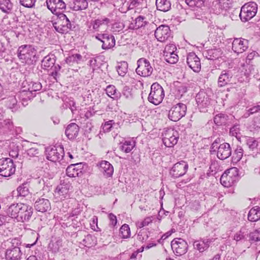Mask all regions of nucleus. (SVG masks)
<instances>
[{
	"mask_svg": "<svg viewBox=\"0 0 260 260\" xmlns=\"http://www.w3.org/2000/svg\"><path fill=\"white\" fill-rule=\"evenodd\" d=\"M28 90H30L32 93H35L36 91L41 90L42 87V84L39 82H31L30 84H28Z\"/></svg>",
	"mask_w": 260,
	"mask_h": 260,
	"instance_id": "5fc2aeb1",
	"label": "nucleus"
},
{
	"mask_svg": "<svg viewBox=\"0 0 260 260\" xmlns=\"http://www.w3.org/2000/svg\"><path fill=\"white\" fill-rule=\"evenodd\" d=\"M100 59V57L99 56H96L95 57H92L89 60V65L93 70H94L96 68L99 67Z\"/></svg>",
	"mask_w": 260,
	"mask_h": 260,
	"instance_id": "e2e57ef3",
	"label": "nucleus"
},
{
	"mask_svg": "<svg viewBox=\"0 0 260 260\" xmlns=\"http://www.w3.org/2000/svg\"><path fill=\"white\" fill-rule=\"evenodd\" d=\"M107 95L114 100H118L121 96L120 92L117 90L116 87L112 85H108L106 89Z\"/></svg>",
	"mask_w": 260,
	"mask_h": 260,
	"instance_id": "58836bf2",
	"label": "nucleus"
},
{
	"mask_svg": "<svg viewBox=\"0 0 260 260\" xmlns=\"http://www.w3.org/2000/svg\"><path fill=\"white\" fill-rule=\"evenodd\" d=\"M232 77L233 74L231 71L223 70L218 78V86L223 87L227 85L231 82Z\"/></svg>",
	"mask_w": 260,
	"mask_h": 260,
	"instance_id": "a878e982",
	"label": "nucleus"
},
{
	"mask_svg": "<svg viewBox=\"0 0 260 260\" xmlns=\"http://www.w3.org/2000/svg\"><path fill=\"white\" fill-rule=\"evenodd\" d=\"M55 62V56L53 54L46 56L42 61V66L44 69L52 68Z\"/></svg>",
	"mask_w": 260,
	"mask_h": 260,
	"instance_id": "e433bc0d",
	"label": "nucleus"
},
{
	"mask_svg": "<svg viewBox=\"0 0 260 260\" xmlns=\"http://www.w3.org/2000/svg\"><path fill=\"white\" fill-rule=\"evenodd\" d=\"M186 106L182 103H178L173 106L169 110V118L173 121H177L186 114Z\"/></svg>",
	"mask_w": 260,
	"mask_h": 260,
	"instance_id": "9d476101",
	"label": "nucleus"
},
{
	"mask_svg": "<svg viewBox=\"0 0 260 260\" xmlns=\"http://www.w3.org/2000/svg\"><path fill=\"white\" fill-rule=\"evenodd\" d=\"M246 144L248 147L252 151L257 149L258 142L253 138H248L246 140Z\"/></svg>",
	"mask_w": 260,
	"mask_h": 260,
	"instance_id": "864d4df0",
	"label": "nucleus"
},
{
	"mask_svg": "<svg viewBox=\"0 0 260 260\" xmlns=\"http://www.w3.org/2000/svg\"><path fill=\"white\" fill-rule=\"evenodd\" d=\"M240 126L235 125L230 128V133L232 136L236 137L237 139L239 140L240 139Z\"/></svg>",
	"mask_w": 260,
	"mask_h": 260,
	"instance_id": "bf43d9fd",
	"label": "nucleus"
},
{
	"mask_svg": "<svg viewBox=\"0 0 260 260\" xmlns=\"http://www.w3.org/2000/svg\"><path fill=\"white\" fill-rule=\"evenodd\" d=\"M165 60L170 63H175L178 60V56L176 53L164 54Z\"/></svg>",
	"mask_w": 260,
	"mask_h": 260,
	"instance_id": "8fccbe9b",
	"label": "nucleus"
},
{
	"mask_svg": "<svg viewBox=\"0 0 260 260\" xmlns=\"http://www.w3.org/2000/svg\"><path fill=\"white\" fill-rule=\"evenodd\" d=\"M229 8V4L225 0H216L213 3L212 10L214 13L219 14Z\"/></svg>",
	"mask_w": 260,
	"mask_h": 260,
	"instance_id": "393cba45",
	"label": "nucleus"
},
{
	"mask_svg": "<svg viewBox=\"0 0 260 260\" xmlns=\"http://www.w3.org/2000/svg\"><path fill=\"white\" fill-rule=\"evenodd\" d=\"M188 168L187 163L185 161L181 160L173 166L170 170V175L174 178L181 177L186 173Z\"/></svg>",
	"mask_w": 260,
	"mask_h": 260,
	"instance_id": "2eb2a0df",
	"label": "nucleus"
},
{
	"mask_svg": "<svg viewBox=\"0 0 260 260\" xmlns=\"http://www.w3.org/2000/svg\"><path fill=\"white\" fill-rule=\"evenodd\" d=\"M96 239L95 236L91 235H87L82 240V243L85 246L91 247L96 244Z\"/></svg>",
	"mask_w": 260,
	"mask_h": 260,
	"instance_id": "79ce46f5",
	"label": "nucleus"
},
{
	"mask_svg": "<svg viewBox=\"0 0 260 260\" xmlns=\"http://www.w3.org/2000/svg\"><path fill=\"white\" fill-rule=\"evenodd\" d=\"M102 47L103 49L107 50L114 47L115 45V40L113 35L108 34H104L101 35Z\"/></svg>",
	"mask_w": 260,
	"mask_h": 260,
	"instance_id": "b1692460",
	"label": "nucleus"
},
{
	"mask_svg": "<svg viewBox=\"0 0 260 260\" xmlns=\"http://www.w3.org/2000/svg\"><path fill=\"white\" fill-rule=\"evenodd\" d=\"M196 100L199 108L202 112H205V109L210 105V96L205 91H200L196 95Z\"/></svg>",
	"mask_w": 260,
	"mask_h": 260,
	"instance_id": "dca6fc26",
	"label": "nucleus"
},
{
	"mask_svg": "<svg viewBox=\"0 0 260 260\" xmlns=\"http://www.w3.org/2000/svg\"><path fill=\"white\" fill-rule=\"evenodd\" d=\"M257 11V5L251 2L244 5L241 9L239 14L240 18L242 21L247 22L252 18L256 15Z\"/></svg>",
	"mask_w": 260,
	"mask_h": 260,
	"instance_id": "20e7f679",
	"label": "nucleus"
},
{
	"mask_svg": "<svg viewBox=\"0 0 260 260\" xmlns=\"http://www.w3.org/2000/svg\"><path fill=\"white\" fill-rule=\"evenodd\" d=\"M120 149L125 153L130 152L135 147L136 142L132 139L124 140L120 144Z\"/></svg>",
	"mask_w": 260,
	"mask_h": 260,
	"instance_id": "473e14b6",
	"label": "nucleus"
},
{
	"mask_svg": "<svg viewBox=\"0 0 260 260\" xmlns=\"http://www.w3.org/2000/svg\"><path fill=\"white\" fill-rule=\"evenodd\" d=\"M145 18L142 16H139L135 19V29H138L139 28L142 27L147 24V22L144 20Z\"/></svg>",
	"mask_w": 260,
	"mask_h": 260,
	"instance_id": "6e6d98bb",
	"label": "nucleus"
},
{
	"mask_svg": "<svg viewBox=\"0 0 260 260\" xmlns=\"http://www.w3.org/2000/svg\"><path fill=\"white\" fill-rule=\"evenodd\" d=\"M35 95L36 93L31 92L28 89L22 90L17 93V96L23 106L27 105V101L32 99Z\"/></svg>",
	"mask_w": 260,
	"mask_h": 260,
	"instance_id": "bb28decb",
	"label": "nucleus"
},
{
	"mask_svg": "<svg viewBox=\"0 0 260 260\" xmlns=\"http://www.w3.org/2000/svg\"><path fill=\"white\" fill-rule=\"evenodd\" d=\"M33 209L28 205L23 204L21 210L17 218L19 222H24L29 220L32 214Z\"/></svg>",
	"mask_w": 260,
	"mask_h": 260,
	"instance_id": "412c9836",
	"label": "nucleus"
},
{
	"mask_svg": "<svg viewBox=\"0 0 260 260\" xmlns=\"http://www.w3.org/2000/svg\"><path fill=\"white\" fill-rule=\"evenodd\" d=\"M260 219V207L255 206L251 208L248 214V219L251 222H255Z\"/></svg>",
	"mask_w": 260,
	"mask_h": 260,
	"instance_id": "c9c22d12",
	"label": "nucleus"
},
{
	"mask_svg": "<svg viewBox=\"0 0 260 260\" xmlns=\"http://www.w3.org/2000/svg\"><path fill=\"white\" fill-rule=\"evenodd\" d=\"M171 247L174 253L177 256L184 254L187 250V243L183 239H174L171 242Z\"/></svg>",
	"mask_w": 260,
	"mask_h": 260,
	"instance_id": "ddd939ff",
	"label": "nucleus"
},
{
	"mask_svg": "<svg viewBox=\"0 0 260 260\" xmlns=\"http://www.w3.org/2000/svg\"><path fill=\"white\" fill-rule=\"evenodd\" d=\"M79 164H72L69 166L66 169V174L70 177H76L79 176L81 174V169L78 166Z\"/></svg>",
	"mask_w": 260,
	"mask_h": 260,
	"instance_id": "f704fd0d",
	"label": "nucleus"
},
{
	"mask_svg": "<svg viewBox=\"0 0 260 260\" xmlns=\"http://www.w3.org/2000/svg\"><path fill=\"white\" fill-rule=\"evenodd\" d=\"M62 241L61 239L58 238L55 242L52 241L49 245V248L53 253L59 251L60 247H62Z\"/></svg>",
	"mask_w": 260,
	"mask_h": 260,
	"instance_id": "a18cd8bd",
	"label": "nucleus"
},
{
	"mask_svg": "<svg viewBox=\"0 0 260 260\" xmlns=\"http://www.w3.org/2000/svg\"><path fill=\"white\" fill-rule=\"evenodd\" d=\"M28 184L26 183H23L20 185L17 189L18 192V196L25 197L29 193Z\"/></svg>",
	"mask_w": 260,
	"mask_h": 260,
	"instance_id": "de8ad7c7",
	"label": "nucleus"
},
{
	"mask_svg": "<svg viewBox=\"0 0 260 260\" xmlns=\"http://www.w3.org/2000/svg\"><path fill=\"white\" fill-rule=\"evenodd\" d=\"M137 73L143 77L150 76L153 72V68L149 61L146 58H141L137 61Z\"/></svg>",
	"mask_w": 260,
	"mask_h": 260,
	"instance_id": "f8f14e48",
	"label": "nucleus"
},
{
	"mask_svg": "<svg viewBox=\"0 0 260 260\" xmlns=\"http://www.w3.org/2000/svg\"><path fill=\"white\" fill-rule=\"evenodd\" d=\"M157 9L160 11L167 12L170 10L171 4L168 0H156Z\"/></svg>",
	"mask_w": 260,
	"mask_h": 260,
	"instance_id": "4c0bfd02",
	"label": "nucleus"
},
{
	"mask_svg": "<svg viewBox=\"0 0 260 260\" xmlns=\"http://www.w3.org/2000/svg\"><path fill=\"white\" fill-rule=\"evenodd\" d=\"M248 48V41L242 38H235L232 42V50L239 54L245 51Z\"/></svg>",
	"mask_w": 260,
	"mask_h": 260,
	"instance_id": "a211bd4d",
	"label": "nucleus"
},
{
	"mask_svg": "<svg viewBox=\"0 0 260 260\" xmlns=\"http://www.w3.org/2000/svg\"><path fill=\"white\" fill-rule=\"evenodd\" d=\"M128 64L126 61L119 62L117 67V71L118 74L123 77L127 72Z\"/></svg>",
	"mask_w": 260,
	"mask_h": 260,
	"instance_id": "49530a36",
	"label": "nucleus"
},
{
	"mask_svg": "<svg viewBox=\"0 0 260 260\" xmlns=\"http://www.w3.org/2000/svg\"><path fill=\"white\" fill-rule=\"evenodd\" d=\"M82 59V56L80 54H73L66 59L67 62H76L79 63Z\"/></svg>",
	"mask_w": 260,
	"mask_h": 260,
	"instance_id": "13d9d810",
	"label": "nucleus"
},
{
	"mask_svg": "<svg viewBox=\"0 0 260 260\" xmlns=\"http://www.w3.org/2000/svg\"><path fill=\"white\" fill-rule=\"evenodd\" d=\"M39 153V150L36 147H31L27 150V155L30 157L37 156Z\"/></svg>",
	"mask_w": 260,
	"mask_h": 260,
	"instance_id": "338daca9",
	"label": "nucleus"
},
{
	"mask_svg": "<svg viewBox=\"0 0 260 260\" xmlns=\"http://www.w3.org/2000/svg\"><path fill=\"white\" fill-rule=\"evenodd\" d=\"M187 63L189 67L195 72H199L201 70V62L200 58L193 52L188 54Z\"/></svg>",
	"mask_w": 260,
	"mask_h": 260,
	"instance_id": "6ab92c4d",
	"label": "nucleus"
},
{
	"mask_svg": "<svg viewBox=\"0 0 260 260\" xmlns=\"http://www.w3.org/2000/svg\"><path fill=\"white\" fill-rule=\"evenodd\" d=\"M23 203H17L11 204L7 209L8 215L13 218L17 219L21 210Z\"/></svg>",
	"mask_w": 260,
	"mask_h": 260,
	"instance_id": "c85d7f7f",
	"label": "nucleus"
},
{
	"mask_svg": "<svg viewBox=\"0 0 260 260\" xmlns=\"http://www.w3.org/2000/svg\"><path fill=\"white\" fill-rule=\"evenodd\" d=\"M12 8L13 4L10 0H0V9L3 12L8 13Z\"/></svg>",
	"mask_w": 260,
	"mask_h": 260,
	"instance_id": "c03bdc74",
	"label": "nucleus"
},
{
	"mask_svg": "<svg viewBox=\"0 0 260 260\" xmlns=\"http://www.w3.org/2000/svg\"><path fill=\"white\" fill-rule=\"evenodd\" d=\"M179 135L178 132L173 128L165 129L162 133V142L168 147H173L178 141Z\"/></svg>",
	"mask_w": 260,
	"mask_h": 260,
	"instance_id": "0eeeda50",
	"label": "nucleus"
},
{
	"mask_svg": "<svg viewBox=\"0 0 260 260\" xmlns=\"http://www.w3.org/2000/svg\"><path fill=\"white\" fill-rule=\"evenodd\" d=\"M72 188L69 183H62L57 186L55 191V196L62 200L69 195V192Z\"/></svg>",
	"mask_w": 260,
	"mask_h": 260,
	"instance_id": "aec40b11",
	"label": "nucleus"
},
{
	"mask_svg": "<svg viewBox=\"0 0 260 260\" xmlns=\"http://www.w3.org/2000/svg\"><path fill=\"white\" fill-rule=\"evenodd\" d=\"M209 241L207 240L196 241L193 243V246L195 249L198 250L200 252H203L209 247Z\"/></svg>",
	"mask_w": 260,
	"mask_h": 260,
	"instance_id": "37998d69",
	"label": "nucleus"
},
{
	"mask_svg": "<svg viewBox=\"0 0 260 260\" xmlns=\"http://www.w3.org/2000/svg\"><path fill=\"white\" fill-rule=\"evenodd\" d=\"M100 169L101 172L106 177L112 176L113 174L114 169L111 164L107 161H102L100 164Z\"/></svg>",
	"mask_w": 260,
	"mask_h": 260,
	"instance_id": "7c9ffc66",
	"label": "nucleus"
},
{
	"mask_svg": "<svg viewBox=\"0 0 260 260\" xmlns=\"http://www.w3.org/2000/svg\"><path fill=\"white\" fill-rule=\"evenodd\" d=\"M237 168H233L227 170L221 176L220 181L221 184L226 187L232 186L237 179Z\"/></svg>",
	"mask_w": 260,
	"mask_h": 260,
	"instance_id": "9b49d317",
	"label": "nucleus"
},
{
	"mask_svg": "<svg viewBox=\"0 0 260 260\" xmlns=\"http://www.w3.org/2000/svg\"><path fill=\"white\" fill-rule=\"evenodd\" d=\"M165 96L162 87L157 83L152 84L150 92L148 97V101L155 105L159 104Z\"/></svg>",
	"mask_w": 260,
	"mask_h": 260,
	"instance_id": "39448f33",
	"label": "nucleus"
},
{
	"mask_svg": "<svg viewBox=\"0 0 260 260\" xmlns=\"http://www.w3.org/2000/svg\"><path fill=\"white\" fill-rule=\"evenodd\" d=\"M120 233L122 238H127L130 237L131 231L128 225L124 224L120 229Z\"/></svg>",
	"mask_w": 260,
	"mask_h": 260,
	"instance_id": "3c124183",
	"label": "nucleus"
},
{
	"mask_svg": "<svg viewBox=\"0 0 260 260\" xmlns=\"http://www.w3.org/2000/svg\"><path fill=\"white\" fill-rule=\"evenodd\" d=\"M155 37L159 42H165L171 36V30L168 25H161L155 31Z\"/></svg>",
	"mask_w": 260,
	"mask_h": 260,
	"instance_id": "f3484780",
	"label": "nucleus"
},
{
	"mask_svg": "<svg viewBox=\"0 0 260 260\" xmlns=\"http://www.w3.org/2000/svg\"><path fill=\"white\" fill-rule=\"evenodd\" d=\"M0 128L6 133H9L10 134H14V126L11 118H7L3 121H0Z\"/></svg>",
	"mask_w": 260,
	"mask_h": 260,
	"instance_id": "c756f323",
	"label": "nucleus"
},
{
	"mask_svg": "<svg viewBox=\"0 0 260 260\" xmlns=\"http://www.w3.org/2000/svg\"><path fill=\"white\" fill-rule=\"evenodd\" d=\"M79 131L78 125L75 123H72L67 127L65 133L70 140H73L78 136Z\"/></svg>",
	"mask_w": 260,
	"mask_h": 260,
	"instance_id": "cd10ccee",
	"label": "nucleus"
},
{
	"mask_svg": "<svg viewBox=\"0 0 260 260\" xmlns=\"http://www.w3.org/2000/svg\"><path fill=\"white\" fill-rule=\"evenodd\" d=\"M176 49H177L175 45L173 44H169L166 46L164 51V54L175 53Z\"/></svg>",
	"mask_w": 260,
	"mask_h": 260,
	"instance_id": "0e129e2a",
	"label": "nucleus"
},
{
	"mask_svg": "<svg viewBox=\"0 0 260 260\" xmlns=\"http://www.w3.org/2000/svg\"><path fill=\"white\" fill-rule=\"evenodd\" d=\"M99 0H73V9L74 11L85 10L88 8V1L96 2Z\"/></svg>",
	"mask_w": 260,
	"mask_h": 260,
	"instance_id": "72a5a7b5",
	"label": "nucleus"
},
{
	"mask_svg": "<svg viewBox=\"0 0 260 260\" xmlns=\"http://www.w3.org/2000/svg\"><path fill=\"white\" fill-rule=\"evenodd\" d=\"M260 112V105L254 106L249 108L247 111L244 114V116L245 118L249 117L250 115Z\"/></svg>",
	"mask_w": 260,
	"mask_h": 260,
	"instance_id": "4d7b16f0",
	"label": "nucleus"
},
{
	"mask_svg": "<svg viewBox=\"0 0 260 260\" xmlns=\"http://www.w3.org/2000/svg\"><path fill=\"white\" fill-rule=\"evenodd\" d=\"M228 116L223 113L217 114L214 118V121L217 125H222L226 123Z\"/></svg>",
	"mask_w": 260,
	"mask_h": 260,
	"instance_id": "09e8293b",
	"label": "nucleus"
},
{
	"mask_svg": "<svg viewBox=\"0 0 260 260\" xmlns=\"http://www.w3.org/2000/svg\"><path fill=\"white\" fill-rule=\"evenodd\" d=\"M243 155V150L240 146H238L234 150L232 157V161L234 164L239 162L242 158Z\"/></svg>",
	"mask_w": 260,
	"mask_h": 260,
	"instance_id": "a19ab883",
	"label": "nucleus"
},
{
	"mask_svg": "<svg viewBox=\"0 0 260 260\" xmlns=\"http://www.w3.org/2000/svg\"><path fill=\"white\" fill-rule=\"evenodd\" d=\"M16 168L10 158L0 159V175L7 177L14 174Z\"/></svg>",
	"mask_w": 260,
	"mask_h": 260,
	"instance_id": "1a4fd4ad",
	"label": "nucleus"
},
{
	"mask_svg": "<svg viewBox=\"0 0 260 260\" xmlns=\"http://www.w3.org/2000/svg\"><path fill=\"white\" fill-rule=\"evenodd\" d=\"M35 208L39 212L44 213L51 209V205L48 199L39 198L35 203Z\"/></svg>",
	"mask_w": 260,
	"mask_h": 260,
	"instance_id": "5701e85b",
	"label": "nucleus"
},
{
	"mask_svg": "<svg viewBox=\"0 0 260 260\" xmlns=\"http://www.w3.org/2000/svg\"><path fill=\"white\" fill-rule=\"evenodd\" d=\"M220 140L216 139L212 144L211 151L217 152V156L221 160H224L230 157L232 154V149L228 143L220 144Z\"/></svg>",
	"mask_w": 260,
	"mask_h": 260,
	"instance_id": "f03ea898",
	"label": "nucleus"
},
{
	"mask_svg": "<svg viewBox=\"0 0 260 260\" xmlns=\"http://www.w3.org/2000/svg\"><path fill=\"white\" fill-rule=\"evenodd\" d=\"M37 50L32 45H23L20 46L17 50L18 58L22 62L31 64H34L37 59Z\"/></svg>",
	"mask_w": 260,
	"mask_h": 260,
	"instance_id": "f257e3e1",
	"label": "nucleus"
},
{
	"mask_svg": "<svg viewBox=\"0 0 260 260\" xmlns=\"http://www.w3.org/2000/svg\"><path fill=\"white\" fill-rule=\"evenodd\" d=\"M64 149L62 146H54L48 147L46 150L47 159L52 162L60 161L64 155Z\"/></svg>",
	"mask_w": 260,
	"mask_h": 260,
	"instance_id": "6e6552de",
	"label": "nucleus"
},
{
	"mask_svg": "<svg viewBox=\"0 0 260 260\" xmlns=\"http://www.w3.org/2000/svg\"><path fill=\"white\" fill-rule=\"evenodd\" d=\"M111 23V20L105 16L98 17L91 20L87 24V31L89 33H94L107 28Z\"/></svg>",
	"mask_w": 260,
	"mask_h": 260,
	"instance_id": "7ed1b4c3",
	"label": "nucleus"
},
{
	"mask_svg": "<svg viewBox=\"0 0 260 260\" xmlns=\"http://www.w3.org/2000/svg\"><path fill=\"white\" fill-rule=\"evenodd\" d=\"M57 18L53 25L55 30L61 34L68 32L71 29L72 24L69 19L63 13L56 15Z\"/></svg>",
	"mask_w": 260,
	"mask_h": 260,
	"instance_id": "423d86ee",
	"label": "nucleus"
},
{
	"mask_svg": "<svg viewBox=\"0 0 260 260\" xmlns=\"http://www.w3.org/2000/svg\"><path fill=\"white\" fill-rule=\"evenodd\" d=\"M205 0H185L186 4L191 7H201L204 5Z\"/></svg>",
	"mask_w": 260,
	"mask_h": 260,
	"instance_id": "603ef678",
	"label": "nucleus"
},
{
	"mask_svg": "<svg viewBox=\"0 0 260 260\" xmlns=\"http://www.w3.org/2000/svg\"><path fill=\"white\" fill-rule=\"evenodd\" d=\"M36 2V0H19L20 5L26 8H32Z\"/></svg>",
	"mask_w": 260,
	"mask_h": 260,
	"instance_id": "680f3d73",
	"label": "nucleus"
},
{
	"mask_svg": "<svg viewBox=\"0 0 260 260\" xmlns=\"http://www.w3.org/2000/svg\"><path fill=\"white\" fill-rule=\"evenodd\" d=\"M47 8L55 15L62 13L66 9V4L63 0H46Z\"/></svg>",
	"mask_w": 260,
	"mask_h": 260,
	"instance_id": "4468645a",
	"label": "nucleus"
},
{
	"mask_svg": "<svg viewBox=\"0 0 260 260\" xmlns=\"http://www.w3.org/2000/svg\"><path fill=\"white\" fill-rule=\"evenodd\" d=\"M114 123L113 120H109L107 122H106L104 125H103V131L106 132H108L111 131V128L112 127V124Z\"/></svg>",
	"mask_w": 260,
	"mask_h": 260,
	"instance_id": "69168bd1",
	"label": "nucleus"
},
{
	"mask_svg": "<svg viewBox=\"0 0 260 260\" xmlns=\"http://www.w3.org/2000/svg\"><path fill=\"white\" fill-rule=\"evenodd\" d=\"M244 229H241L240 231L237 232L234 236V240L236 241H239L245 237Z\"/></svg>",
	"mask_w": 260,
	"mask_h": 260,
	"instance_id": "774afa93",
	"label": "nucleus"
},
{
	"mask_svg": "<svg viewBox=\"0 0 260 260\" xmlns=\"http://www.w3.org/2000/svg\"><path fill=\"white\" fill-rule=\"evenodd\" d=\"M203 55L204 57L209 60H215L220 56L221 51L219 48L211 49L204 51Z\"/></svg>",
	"mask_w": 260,
	"mask_h": 260,
	"instance_id": "2f4dec72",
	"label": "nucleus"
},
{
	"mask_svg": "<svg viewBox=\"0 0 260 260\" xmlns=\"http://www.w3.org/2000/svg\"><path fill=\"white\" fill-rule=\"evenodd\" d=\"M250 240L254 242L260 241V230H256L249 234Z\"/></svg>",
	"mask_w": 260,
	"mask_h": 260,
	"instance_id": "052dcab7",
	"label": "nucleus"
},
{
	"mask_svg": "<svg viewBox=\"0 0 260 260\" xmlns=\"http://www.w3.org/2000/svg\"><path fill=\"white\" fill-rule=\"evenodd\" d=\"M7 106L12 110V111H16L18 109L17 100L15 96H10L5 100Z\"/></svg>",
	"mask_w": 260,
	"mask_h": 260,
	"instance_id": "ea45409f",
	"label": "nucleus"
},
{
	"mask_svg": "<svg viewBox=\"0 0 260 260\" xmlns=\"http://www.w3.org/2000/svg\"><path fill=\"white\" fill-rule=\"evenodd\" d=\"M22 253L20 247L12 246L6 252V258L8 260H20Z\"/></svg>",
	"mask_w": 260,
	"mask_h": 260,
	"instance_id": "4be33fe9",
	"label": "nucleus"
}]
</instances>
